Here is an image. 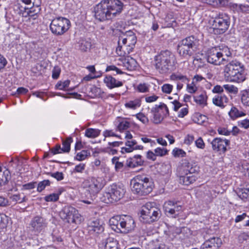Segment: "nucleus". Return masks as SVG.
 I'll list each match as a JSON object with an SVG mask.
<instances>
[{"mask_svg":"<svg viewBox=\"0 0 249 249\" xmlns=\"http://www.w3.org/2000/svg\"><path fill=\"white\" fill-rule=\"evenodd\" d=\"M238 196L243 200L249 197V189L242 188L240 189L238 194Z\"/></svg>","mask_w":249,"mask_h":249,"instance_id":"obj_42","label":"nucleus"},{"mask_svg":"<svg viewBox=\"0 0 249 249\" xmlns=\"http://www.w3.org/2000/svg\"><path fill=\"white\" fill-rule=\"evenodd\" d=\"M88 230L93 233H100L104 231L103 223L99 219H92L89 222Z\"/></svg>","mask_w":249,"mask_h":249,"instance_id":"obj_21","label":"nucleus"},{"mask_svg":"<svg viewBox=\"0 0 249 249\" xmlns=\"http://www.w3.org/2000/svg\"><path fill=\"white\" fill-rule=\"evenodd\" d=\"M217 131L219 134L225 136H228L231 133V130H229L227 128L225 127H219Z\"/></svg>","mask_w":249,"mask_h":249,"instance_id":"obj_60","label":"nucleus"},{"mask_svg":"<svg viewBox=\"0 0 249 249\" xmlns=\"http://www.w3.org/2000/svg\"><path fill=\"white\" fill-rule=\"evenodd\" d=\"M141 102V100L140 98H135L126 102L124 104V106L127 109L135 110L140 107Z\"/></svg>","mask_w":249,"mask_h":249,"instance_id":"obj_30","label":"nucleus"},{"mask_svg":"<svg viewBox=\"0 0 249 249\" xmlns=\"http://www.w3.org/2000/svg\"><path fill=\"white\" fill-rule=\"evenodd\" d=\"M142 145H137V142L135 140H128L125 142V146L122 147L121 152L123 154L125 153H129L134 150L142 149Z\"/></svg>","mask_w":249,"mask_h":249,"instance_id":"obj_22","label":"nucleus"},{"mask_svg":"<svg viewBox=\"0 0 249 249\" xmlns=\"http://www.w3.org/2000/svg\"><path fill=\"white\" fill-rule=\"evenodd\" d=\"M212 101L214 105L223 108L229 102V98L224 94L217 95L213 98Z\"/></svg>","mask_w":249,"mask_h":249,"instance_id":"obj_25","label":"nucleus"},{"mask_svg":"<svg viewBox=\"0 0 249 249\" xmlns=\"http://www.w3.org/2000/svg\"><path fill=\"white\" fill-rule=\"evenodd\" d=\"M230 141L220 138H214L211 142L212 149L215 152L224 154L227 151V146L230 144Z\"/></svg>","mask_w":249,"mask_h":249,"instance_id":"obj_18","label":"nucleus"},{"mask_svg":"<svg viewBox=\"0 0 249 249\" xmlns=\"http://www.w3.org/2000/svg\"><path fill=\"white\" fill-rule=\"evenodd\" d=\"M137 42L135 35L131 31H129L126 35L120 36L118 40V44H125L134 49Z\"/></svg>","mask_w":249,"mask_h":249,"instance_id":"obj_19","label":"nucleus"},{"mask_svg":"<svg viewBox=\"0 0 249 249\" xmlns=\"http://www.w3.org/2000/svg\"><path fill=\"white\" fill-rule=\"evenodd\" d=\"M105 249H118V241L113 238H107L105 242Z\"/></svg>","mask_w":249,"mask_h":249,"instance_id":"obj_32","label":"nucleus"},{"mask_svg":"<svg viewBox=\"0 0 249 249\" xmlns=\"http://www.w3.org/2000/svg\"><path fill=\"white\" fill-rule=\"evenodd\" d=\"M60 69L58 67H54L52 72V77L54 79H57L60 75Z\"/></svg>","mask_w":249,"mask_h":249,"instance_id":"obj_57","label":"nucleus"},{"mask_svg":"<svg viewBox=\"0 0 249 249\" xmlns=\"http://www.w3.org/2000/svg\"><path fill=\"white\" fill-rule=\"evenodd\" d=\"M154 151L156 156H163L166 155L168 152L167 149L160 147L156 148Z\"/></svg>","mask_w":249,"mask_h":249,"instance_id":"obj_53","label":"nucleus"},{"mask_svg":"<svg viewBox=\"0 0 249 249\" xmlns=\"http://www.w3.org/2000/svg\"><path fill=\"white\" fill-rule=\"evenodd\" d=\"M137 89L139 92H146L149 90V86L145 83H141L138 85Z\"/></svg>","mask_w":249,"mask_h":249,"instance_id":"obj_52","label":"nucleus"},{"mask_svg":"<svg viewBox=\"0 0 249 249\" xmlns=\"http://www.w3.org/2000/svg\"><path fill=\"white\" fill-rule=\"evenodd\" d=\"M204 2L214 7H224L228 5L227 0H203Z\"/></svg>","mask_w":249,"mask_h":249,"instance_id":"obj_33","label":"nucleus"},{"mask_svg":"<svg viewBox=\"0 0 249 249\" xmlns=\"http://www.w3.org/2000/svg\"><path fill=\"white\" fill-rule=\"evenodd\" d=\"M163 208L166 214L168 216L176 217L181 212L182 208L176 202L171 200L166 201L163 205Z\"/></svg>","mask_w":249,"mask_h":249,"instance_id":"obj_16","label":"nucleus"},{"mask_svg":"<svg viewBox=\"0 0 249 249\" xmlns=\"http://www.w3.org/2000/svg\"><path fill=\"white\" fill-rule=\"evenodd\" d=\"M196 146L199 149H203L205 147V143L201 137H199L195 142Z\"/></svg>","mask_w":249,"mask_h":249,"instance_id":"obj_54","label":"nucleus"},{"mask_svg":"<svg viewBox=\"0 0 249 249\" xmlns=\"http://www.w3.org/2000/svg\"><path fill=\"white\" fill-rule=\"evenodd\" d=\"M231 55V53L227 47L222 48L214 47L208 51L207 60L208 63L216 66L224 64L225 61L228 62L224 67L222 71L225 80L226 82L241 83L246 79L245 67L236 59L229 60L225 57H229Z\"/></svg>","mask_w":249,"mask_h":249,"instance_id":"obj_1","label":"nucleus"},{"mask_svg":"<svg viewBox=\"0 0 249 249\" xmlns=\"http://www.w3.org/2000/svg\"><path fill=\"white\" fill-rule=\"evenodd\" d=\"M136 118L143 124H147L148 122V119L143 114L139 113L136 115Z\"/></svg>","mask_w":249,"mask_h":249,"instance_id":"obj_56","label":"nucleus"},{"mask_svg":"<svg viewBox=\"0 0 249 249\" xmlns=\"http://www.w3.org/2000/svg\"><path fill=\"white\" fill-rule=\"evenodd\" d=\"M94 17L100 21L113 18L104 0H102L94 7Z\"/></svg>","mask_w":249,"mask_h":249,"instance_id":"obj_12","label":"nucleus"},{"mask_svg":"<svg viewBox=\"0 0 249 249\" xmlns=\"http://www.w3.org/2000/svg\"><path fill=\"white\" fill-rule=\"evenodd\" d=\"M225 89L229 93L236 94L238 92V89L234 85L225 84L223 85Z\"/></svg>","mask_w":249,"mask_h":249,"instance_id":"obj_41","label":"nucleus"},{"mask_svg":"<svg viewBox=\"0 0 249 249\" xmlns=\"http://www.w3.org/2000/svg\"><path fill=\"white\" fill-rule=\"evenodd\" d=\"M91 44L90 42L86 41H83L80 44V49L81 51L87 52L90 49Z\"/></svg>","mask_w":249,"mask_h":249,"instance_id":"obj_51","label":"nucleus"},{"mask_svg":"<svg viewBox=\"0 0 249 249\" xmlns=\"http://www.w3.org/2000/svg\"><path fill=\"white\" fill-rule=\"evenodd\" d=\"M59 216L65 222L69 223L80 224L82 217L77 210L71 206H65L59 212Z\"/></svg>","mask_w":249,"mask_h":249,"instance_id":"obj_11","label":"nucleus"},{"mask_svg":"<svg viewBox=\"0 0 249 249\" xmlns=\"http://www.w3.org/2000/svg\"><path fill=\"white\" fill-rule=\"evenodd\" d=\"M103 135L105 137L104 141H105L106 138L107 137H115L117 138H120V136L117 134H116L113 130H105L103 133Z\"/></svg>","mask_w":249,"mask_h":249,"instance_id":"obj_48","label":"nucleus"},{"mask_svg":"<svg viewBox=\"0 0 249 249\" xmlns=\"http://www.w3.org/2000/svg\"><path fill=\"white\" fill-rule=\"evenodd\" d=\"M125 193L123 186L113 184L108 187L107 192L104 193L101 199L106 203H113L120 200Z\"/></svg>","mask_w":249,"mask_h":249,"instance_id":"obj_7","label":"nucleus"},{"mask_svg":"<svg viewBox=\"0 0 249 249\" xmlns=\"http://www.w3.org/2000/svg\"><path fill=\"white\" fill-rule=\"evenodd\" d=\"M109 224L114 231L124 233L129 232L135 227L134 220L128 215L114 216L109 219Z\"/></svg>","mask_w":249,"mask_h":249,"instance_id":"obj_3","label":"nucleus"},{"mask_svg":"<svg viewBox=\"0 0 249 249\" xmlns=\"http://www.w3.org/2000/svg\"><path fill=\"white\" fill-rule=\"evenodd\" d=\"M47 225L48 222L46 218L41 215H36L31 219L29 228L32 232L38 234L45 229Z\"/></svg>","mask_w":249,"mask_h":249,"instance_id":"obj_14","label":"nucleus"},{"mask_svg":"<svg viewBox=\"0 0 249 249\" xmlns=\"http://www.w3.org/2000/svg\"><path fill=\"white\" fill-rule=\"evenodd\" d=\"M50 185V181L49 180H44L40 182L37 185V191L41 192L46 186Z\"/></svg>","mask_w":249,"mask_h":249,"instance_id":"obj_47","label":"nucleus"},{"mask_svg":"<svg viewBox=\"0 0 249 249\" xmlns=\"http://www.w3.org/2000/svg\"><path fill=\"white\" fill-rule=\"evenodd\" d=\"M197 90V87L196 85V83L192 82L191 84H188L187 85V91L190 93H194Z\"/></svg>","mask_w":249,"mask_h":249,"instance_id":"obj_50","label":"nucleus"},{"mask_svg":"<svg viewBox=\"0 0 249 249\" xmlns=\"http://www.w3.org/2000/svg\"><path fill=\"white\" fill-rule=\"evenodd\" d=\"M195 102L202 107L207 105L208 96L205 91H202L198 95L194 96Z\"/></svg>","mask_w":249,"mask_h":249,"instance_id":"obj_29","label":"nucleus"},{"mask_svg":"<svg viewBox=\"0 0 249 249\" xmlns=\"http://www.w3.org/2000/svg\"><path fill=\"white\" fill-rule=\"evenodd\" d=\"M161 89L163 93L170 94L173 89V86L169 84H164L162 86Z\"/></svg>","mask_w":249,"mask_h":249,"instance_id":"obj_49","label":"nucleus"},{"mask_svg":"<svg viewBox=\"0 0 249 249\" xmlns=\"http://www.w3.org/2000/svg\"><path fill=\"white\" fill-rule=\"evenodd\" d=\"M104 82L106 84V86L110 89L120 87L123 85L122 82L116 80L110 75L106 76L104 78Z\"/></svg>","mask_w":249,"mask_h":249,"instance_id":"obj_24","label":"nucleus"},{"mask_svg":"<svg viewBox=\"0 0 249 249\" xmlns=\"http://www.w3.org/2000/svg\"><path fill=\"white\" fill-rule=\"evenodd\" d=\"M154 186L152 179L145 177L137 176L134 180L132 191L141 196H145L152 192Z\"/></svg>","mask_w":249,"mask_h":249,"instance_id":"obj_6","label":"nucleus"},{"mask_svg":"<svg viewBox=\"0 0 249 249\" xmlns=\"http://www.w3.org/2000/svg\"><path fill=\"white\" fill-rule=\"evenodd\" d=\"M151 112L153 115L152 120L155 124L160 123L164 118L169 115L168 108L164 103L156 105L151 109Z\"/></svg>","mask_w":249,"mask_h":249,"instance_id":"obj_13","label":"nucleus"},{"mask_svg":"<svg viewBox=\"0 0 249 249\" xmlns=\"http://www.w3.org/2000/svg\"><path fill=\"white\" fill-rule=\"evenodd\" d=\"M115 124L120 131L128 129L130 125V122L126 118L121 117H118L116 119Z\"/></svg>","mask_w":249,"mask_h":249,"instance_id":"obj_27","label":"nucleus"},{"mask_svg":"<svg viewBox=\"0 0 249 249\" xmlns=\"http://www.w3.org/2000/svg\"><path fill=\"white\" fill-rule=\"evenodd\" d=\"M133 50L132 47L128 46L125 44H118L116 52L119 56H125L132 52Z\"/></svg>","mask_w":249,"mask_h":249,"instance_id":"obj_28","label":"nucleus"},{"mask_svg":"<svg viewBox=\"0 0 249 249\" xmlns=\"http://www.w3.org/2000/svg\"><path fill=\"white\" fill-rule=\"evenodd\" d=\"M222 244L219 237H213L206 240L201 246L200 249H218Z\"/></svg>","mask_w":249,"mask_h":249,"instance_id":"obj_20","label":"nucleus"},{"mask_svg":"<svg viewBox=\"0 0 249 249\" xmlns=\"http://www.w3.org/2000/svg\"><path fill=\"white\" fill-rule=\"evenodd\" d=\"M88 154H89V153L88 151L82 150L77 154L75 159L79 161L83 160L87 158Z\"/></svg>","mask_w":249,"mask_h":249,"instance_id":"obj_44","label":"nucleus"},{"mask_svg":"<svg viewBox=\"0 0 249 249\" xmlns=\"http://www.w3.org/2000/svg\"><path fill=\"white\" fill-rule=\"evenodd\" d=\"M223 86L222 87L220 85L215 86L212 89V92L214 93H221L223 92Z\"/></svg>","mask_w":249,"mask_h":249,"instance_id":"obj_63","label":"nucleus"},{"mask_svg":"<svg viewBox=\"0 0 249 249\" xmlns=\"http://www.w3.org/2000/svg\"><path fill=\"white\" fill-rule=\"evenodd\" d=\"M170 78L171 80L173 81H178L180 80L181 82L186 83L189 82V79L186 76L184 75L179 73H174L172 74Z\"/></svg>","mask_w":249,"mask_h":249,"instance_id":"obj_35","label":"nucleus"},{"mask_svg":"<svg viewBox=\"0 0 249 249\" xmlns=\"http://www.w3.org/2000/svg\"><path fill=\"white\" fill-rule=\"evenodd\" d=\"M203 80L206 81V78L199 74L195 75L193 78V81L194 83H197L202 81Z\"/></svg>","mask_w":249,"mask_h":249,"instance_id":"obj_61","label":"nucleus"},{"mask_svg":"<svg viewBox=\"0 0 249 249\" xmlns=\"http://www.w3.org/2000/svg\"><path fill=\"white\" fill-rule=\"evenodd\" d=\"M199 40L191 36L180 40L177 46V51L180 56L188 58L198 50Z\"/></svg>","mask_w":249,"mask_h":249,"instance_id":"obj_4","label":"nucleus"},{"mask_svg":"<svg viewBox=\"0 0 249 249\" xmlns=\"http://www.w3.org/2000/svg\"><path fill=\"white\" fill-rule=\"evenodd\" d=\"M241 102L245 106L249 107V91H245L241 96Z\"/></svg>","mask_w":249,"mask_h":249,"instance_id":"obj_46","label":"nucleus"},{"mask_svg":"<svg viewBox=\"0 0 249 249\" xmlns=\"http://www.w3.org/2000/svg\"><path fill=\"white\" fill-rule=\"evenodd\" d=\"M70 84V80H66L63 82L59 81L55 85V88L59 90H65V89L69 87Z\"/></svg>","mask_w":249,"mask_h":249,"instance_id":"obj_40","label":"nucleus"},{"mask_svg":"<svg viewBox=\"0 0 249 249\" xmlns=\"http://www.w3.org/2000/svg\"><path fill=\"white\" fill-rule=\"evenodd\" d=\"M155 67L160 73L173 71L177 63L175 55L168 50L161 51L155 57Z\"/></svg>","mask_w":249,"mask_h":249,"instance_id":"obj_2","label":"nucleus"},{"mask_svg":"<svg viewBox=\"0 0 249 249\" xmlns=\"http://www.w3.org/2000/svg\"><path fill=\"white\" fill-rule=\"evenodd\" d=\"M212 27L210 32L215 35H220L225 33L229 28L230 24V18L226 13H219L213 21Z\"/></svg>","mask_w":249,"mask_h":249,"instance_id":"obj_9","label":"nucleus"},{"mask_svg":"<svg viewBox=\"0 0 249 249\" xmlns=\"http://www.w3.org/2000/svg\"><path fill=\"white\" fill-rule=\"evenodd\" d=\"M112 18L120 15L124 8V4L120 0H104Z\"/></svg>","mask_w":249,"mask_h":249,"instance_id":"obj_15","label":"nucleus"},{"mask_svg":"<svg viewBox=\"0 0 249 249\" xmlns=\"http://www.w3.org/2000/svg\"><path fill=\"white\" fill-rule=\"evenodd\" d=\"M160 216V211L152 203H147L142 207L140 220L143 223H150L157 221Z\"/></svg>","mask_w":249,"mask_h":249,"instance_id":"obj_8","label":"nucleus"},{"mask_svg":"<svg viewBox=\"0 0 249 249\" xmlns=\"http://www.w3.org/2000/svg\"><path fill=\"white\" fill-rule=\"evenodd\" d=\"M10 198L15 203H22L26 201L27 198L24 194H15L10 196Z\"/></svg>","mask_w":249,"mask_h":249,"instance_id":"obj_37","label":"nucleus"},{"mask_svg":"<svg viewBox=\"0 0 249 249\" xmlns=\"http://www.w3.org/2000/svg\"><path fill=\"white\" fill-rule=\"evenodd\" d=\"M72 142L71 137L68 138L62 142V149L63 152H69L71 148V143Z\"/></svg>","mask_w":249,"mask_h":249,"instance_id":"obj_39","label":"nucleus"},{"mask_svg":"<svg viewBox=\"0 0 249 249\" xmlns=\"http://www.w3.org/2000/svg\"><path fill=\"white\" fill-rule=\"evenodd\" d=\"M123 66L128 71L134 70L137 67V61L130 56H127L122 60Z\"/></svg>","mask_w":249,"mask_h":249,"instance_id":"obj_26","label":"nucleus"},{"mask_svg":"<svg viewBox=\"0 0 249 249\" xmlns=\"http://www.w3.org/2000/svg\"><path fill=\"white\" fill-rule=\"evenodd\" d=\"M229 115L231 119L234 120L237 118L245 116L246 114L242 111H240L236 107H232L229 112Z\"/></svg>","mask_w":249,"mask_h":249,"instance_id":"obj_34","label":"nucleus"},{"mask_svg":"<svg viewBox=\"0 0 249 249\" xmlns=\"http://www.w3.org/2000/svg\"><path fill=\"white\" fill-rule=\"evenodd\" d=\"M173 155L176 158H182L186 156V153L182 149L175 148L172 151Z\"/></svg>","mask_w":249,"mask_h":249,"instance_id":"obj_43","label":"nucleus"},{"mask_svg":"<svg viewBox=\"0 0 249 249\" xmlns=\"http://www.w3.org/2000/svg\"><path fill=\"white\" fill-rule=\"evenodd\" d=\"M183 167V172L181 173L179 178V183L184 185H189L196 180V177L193 174L194 170L192 168L188 169Z\"/></svg>","mask_w":249,"mask_h":249,"instance_id":"obj_17","label":"nucleus"},{"mask_svg":"<svg viewBox=\"0 0 249 249\" xmlns=\"http://www.w3.org/2000/svg\"><path fill=\"white\" fill-rule=\"evenodd\" d=\"M144 162L140 155H136L130 157L126 160V165L130 168H134L139 166H142Z\"/></svg>","mask_w":249,"mask_h":249,"instance_id":"obj_23","label":"nucleus"},{"mask_svg":"<svg viewBox=\"0 0 249 249\" xmlns=\"http://www.w3.org/2000/svg\"><path fill=\"white\" fill-rule=\"evenodd\" d=\"M238 125L245 129L249 128V120L244 119L238 122Z\"/></svg>","mask_w":249,"mask_h":249,"instance_id":"obj_59","label":"nucleus"},{"mask_svg":"<svg viewBox=\"0 0 249 249\" xmlns=\"http://www.w3.org/2000/svg\"><path fill=\"white\" fill-rule=\"evenodd\" d=\"M100 133V130L90 128L86 129L85 131V136L88 138H94L98 137Z\"/></svg>","mask_w":249,"mask_h":249,"instance_id":"obj_36","label":"nucleus"},{"mask_svg":"<svg viewBox=\"0 0 249 249\" xmlns=\"http://www.w3.org/2000/svg\"><path fill=\"white\" fill-rule=\"evenodd\" d=\"M59 199V194L53 193L46 196L44 197V200L47 202H54L58 200Z\"/></svg>","mask_w":249,"mask_h":249,"instance_id":"obj_45","label":"nucleus"},{"mask_svg":"<svg viewBox=\"0 0 249 249\" xmlns=\"http://www.w3.org/2000/svg\"><path fill=\"white\" fill-rule=\"evenodd\" d=\"M7 63V61L6 59L0 53V71L6 66Z\"/></svg>","mask_w":249,"mask_h":249,"instance_id":"obj_64","label":"nucleus"},{"mask_svg":"<svg viewBox=\"0 0 249 249\" xmlns=\"http://www.w3.org/2000/svg\"><path fill=\"white\" fill-rule=\"evenodd\" d=\"M71 26L70 21L63 17H59L54 18L50 25L52 33L56 36H61L69 29Z\"/></svg>","mask_w":249,"mask_h":249,"instance_id":"obj_10","label":"nucleus"},{"mask_svg":"<svg viewBox=\"0 0 249 249\" xmlns=\"http://www.w3.org/2000/svg\"><path fill=\"white\" fill-rule=\"evenodd\" d=\"M51 176L60 181L64 178L63 174L62 172H56L51 174Z\"/></svg>","mask_w":249,"mask_h":249,"instance_id":"obj_62","label":"nucleus"},{"mask_svg":"<svg viewBox=\"0 0 249 249\" xmlns=\"http://www.w3.org/2000/svg\"><path fill=\"white\" fill-rule=\"evenodd\" d=\"M103 179L100 177H89L82 184L84 194L91 197L95 196L104 187Z\"/></svg>","mask_w":249,"mask_h":249,"instance_id":"obj_5","label":"nucleus"},{"mask_svg":"<svg viewBox=\"0 0 249 249\" xmlns=\"http://www.w3.org/2000/svg\"><path fill=\"white\" fill-rule=\"evenodd\" d=\"M112 162L115 165V168L116 171H122L124 167L123 162L119 161V159L117 157H114L112 159Z\"/></svg>","mask_w":249,"mask_h":249,"instance_id":"obj_38","label":"nucleus"},{"mask_svg":"<svg viewBox=\"0 0 249 249\" xmlns=\"http://www.w3.org/2000/svg\"><path fill=\"white\" fill-rule=\"evenodd\" d=\"M238 239L241 242L244 241H247L249 239V235L248 233L243 232L238 235Z\"/></svg>","mask_w":249,"mask_h":249,"instance_id":"obj_58","label":"nucleus"},{"mask_svg":"<svg viewBox=\"0 0 249 249\" xmlns=\"http://www.w3.org/2000/svg\"><path fill=\"white\" fill-rule=\"evenodd\" d=\"M85 164L81 163L75 166L73 169V172L82 173L85 169Z\"/></svg>","mask_w":249,"mask_h":249,"instance_id":"obj_55","label":"nucleus"},{"mask_svg":"<svg viewBox=\"0 0 249 249\" xmlns=\"http://www.w3.org/2000/svg\"><path fill=\"white\" fill-rule=\"evenodd\" d=\"M10 178L9 171L5 168L2 169L0 166V185L5 184Z\"/></svg>","mask_w":249,"mask_h":249,"instance_id":"obj_31","label":"nucleus"}]
</instances>
